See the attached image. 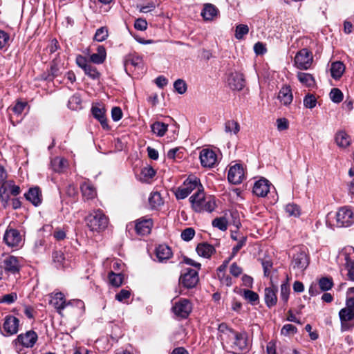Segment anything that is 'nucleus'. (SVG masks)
Returning <instances> with one entry per match:
<instances>
[{
	"label": "nucleus",
	"mask_w": 354,
	"mask_h": 354,
	"mask_svg": "<svg viewBox=\"0 0 354 354\" xmlns=\"http://www.w3.org/2000/svg\"><path fill=\"white\" fill-rule=\"evenodd\" d=\"M196 250L199 256L207 259L210 258L216 252L214 247L205 242L198 243Z\"/></svg>",
	"instance_id": "bb28decb"
},
{
	"label": "nucleus",
	"mask_w": 354,
	"mask_h": 354,
	"mask_svg": "<svg viewBox=\"0 0 354 354\" xmlns=\"http://www.w3.org/2000/svg\"><path fill=\"white\" fill-rule=\"evenodd\" d=\"M124 66L126 68L129 66L138 68H142L143 66L142 57L136 53H129L125 57Z\"/></svg>",
	"instance_id": "393cba45"
},
{
	"label": "nucleus",
	"mask_w": 354,
	"mask_h": 354,
	"mask_svg": "<svg viewBox=\"0 0 354 354\" xmlns=\"http://www.w3.org/2000/svg\"><path fill=\"white\" fill-rule=\"evenodd\" d=\"M335 142L340 148H346L351 143V137L345 131H338L335 137Z\"/></svg>",
	"instance_id": "2f4dec72"
},
{
	"label": "nucleus",
	"mask_w": 354,
	"mask_h": 354,
	"mask_svg": "<svg viewBox=\"0 0 354 354\" xmlns=\"http://www.w3.org/2000/svg\"><path fill=\"white\" fill-rule=\"evenodd\" d=\"M189 200L192 209L198 213L212 212L216 207L214 198L210 195L206 196L203 189L196 191Z\"/></svg>",
	"instance_id": "f257e3e1"
},
{
	"label": "nucleus",
	"mask_w": 354,
	"mask_h": 354,
	"mask_svg": "<svg viewBox=\"0 0 354 354\" xmlns=\"http://www.w3.org/2000/svg\"><path fill=\"white\" fill-rule=\"evenodd\" d=\"M175 91L179 94H184L187 91V84L182 79H178L174 83Z\"/></svg>",
	"instance_id": "de8ad7c7"
},
{
	"label": "nucleus",
	"mask_w": 354,
	"mask_h": 354,
	"mask_svg": "<svg viewBox=\"0 0 354 354\" xmlns=\"http://www.w3.org/2000/svg\"><path fill=\"white\" fill-rule=\"evenodd\" d=\"M286 212L289 216H299L300 215L299 207L295 204H288L286 206Z\"/></svg>",
	"instance_id": "6e6d98bb"
},
{
	"label": "nucleus",
	"mask_w": 354,
	"mask_h": 354,
	"mask_svg": "<svg viewBox=\"0 0 354 354\" xmlns=\"http://www.w3.org/2000/svg\"><path fill=\"white\" fill-rule=\"evenodd\" d=\"M212 225L221 231H225L227 229L228 221L224 216L217 217L212 221Z\"/></svg>",
	"instance_id": "ea45409f"
},
{
	"label": "nucleus",
	"mask_w": 354,
	"mask_h": 354,
	"mask_svg": "<svg viewBox=\"0 0 354 354\" xmlns=\"http://www.w3.org/2000/svg\"><path fill=\"white\" fill-rule=\"evenodd\" d=\"M37 340V335L33 330H28L17 336L15 342L27 348H31Z\"/></svg>",
	"instance_id": "f3484780"
},
{
	"label": "nucleus",
	"mask_w": 354,
	"mask_h": 354,
	"mask_svg": "<svg viewBox=\"0 0 354 354\" xmlns=\"http://www.w3.org/2000/svg\"><path fill=\"white\" fill-rule=\"evenodd\" d=\"M106 57V52L105 48L102 46H97V53H93L89 56V59H88L90 62H92L95 64H101L104 63Z\"/></svg>",
	"instance_id": "c85d7f7f"
},
{
	"label": "nucleus",
	"mask_w": 354,
	"mask_h": 354,
	"mask_svg": "<svg viewBox=\"0 0 354 354\" xmlns=\"http://www.w3.org/2000/svg\"><path fill=\"white\" fill-rule=\"evenodd\" d=\"M3 268L6 272L16 274L19 273L21 269V265L19 259L14 256H8L3 261Z\"/></svg>",
	"instance_id": "aec40b11"
},
{
	"label": "nucleus",
	"mask_w": 354,
	"mask_h": 354,
	"mask_svg": "<svg viewBox=\"0 0 354 354\" xmlns=\"http://www.w3.org/2000/svg\"><path fill=\"white\" fill-rule=\"evenodd\" d=\"M10 40V35L5 31L0 30V50L5 48Z\"/></svg>",
	"instance_id": "680f3d73"
},
{
	"label": "nucleus",
	"mask_w": 354,
	"mask_h": 354,
	"mask_svg": "<svg viewBox=\"0 0 354 354\" xmlns=\"http://www.w3.org/2000/svg\"><path fill=\"white\" fill-rule=\"evenodd\" d=\"M219 13L218 9L212 3H205L201 12V16L205 21L213 20Z\"/></svg>",
	"instance_id": "cd10ccee"
},
{
	"label": "nucleus",
	"mask_w": 354,
	"mask_h": 354,
	"mask_svg": "<svg viewBox=\"0 0 354 354\" xmlns=\"http://www.w3.org/2000/svg\"><path fill=\"white\" fill-rule=\"evenodd\" d=\"M261 266L263 269V274L265 277H270L271 274V269L272 268L273 263L270 259H263L261 260Z\"/></svg>",
	"instance_id": "49530a36"
},
{
	"label": "nucleus",
	"mask_w": 354,
	"mask_h": 354,
	"mask_svg": "<svg viewBox=\"0 0 354 354\" xmlns=\"http://www.w3.org/2000/svg\"><path fill=\"white\" fill-rule=\"evenodd\" d=\"M244 178V170L241 165L236 164L230 167L227 174L229 182L234 185L241 183Z\"/></svg>",
	"instance_id": "4468645a"
},
{
	"label": "nucleus",
	"mask_w": 354,
	"mask_h": 354,
	"mask_svg": "<svg viewBox=\"0 0 354 354\" xmlns=\"http://www.w3.org/2000/svg\"><path fill=\"white\" fill-rule=\"evenodd\" d=\"M50 304L53 306L60 314L61 311L69 306H76L81 308H84V304L82 300L76 299L66 301L64 295L62 292H57L51 297Z\"/></svg>",
	"instance_id": "39448f33"
},
{
	"label": "nucleus",
	"mask_w": 354,
	"mask_h": 354,
	"mask_svg": "<svg viewBox=\"0 0 354 354\" xmlns=\"http://www.w3.org/2000/svg\"><path fill=\"white\" fill-rule=\"evenodd\" d=\"M242 268L240 266H239L236 263H233L230 266V272L232 276L238 277L242 274Z\"/></svg>",
	"instance_id": "774afa93"
},
{
	"label": "nucleus",
	"mask_w": 354,
	"mask_h": 354,
	"mask_svg": "<svg viewBox=\"0 0 354 354\" xmlns=\"http://www.w3.org/2000/svg\"><path fill=\"white\" fill-rule=\"evenodd\" d=\"M247 238L245 236H242L239 241L237 244L234 246L232 252V257H234L237 252L243 248V245H245Z\"/></svg>",
	"instance_id": "052dcab7"
},
{
	"label": "nucleus",
	"mask_w": 354,
	"mask_h": 354,
	"mask_svg": "<svg viewBox=\"0 0 354 354\" xmlns=\"http://www.w3.org/2000/svg\"><path fill=\"white\" fill-rule=\"evenodd\" d=\"M297 76L299 81L308 87H312L315 84L313 76L310 73L299 72Z\"/></svg>",
	"instance_id": "e433bc0d"
},
{
	"label": "nucleus",
	"mask_w": 354,
	"mask_h": 354,
	"mask_svg": "<svg viewBox=\"0 0 354 354\" xmlns=\"http://www.w3.org/2000/svg\"><path fill=\"white\" fill-rule=\"evenodd\" d=\"M19 319L12 315H7L3 324V330L7 335H14L18 331Z\"/></svg>",
	"instance_id": "6ab92c4d"
},
{
	"label": "nucleus",
	"mask_w": 354,
	"mask_h": 354,
	"mask_svg": "<svg viewBox=\"0 0 354 354\" xmlns=\"http://www.w3.org/2000/svg\"><path fill=\"white\" fill-rule=\"evenodd\" d=\"M313 61L312 53L307 48L300 50L295 57V65L300 70H308Z\"/></svg>",
	"instance_id": "1a4fd4ad"
},
{
	"label": "nucleus",
	"mask_w": 354,
	"mask_h": 354,
	"mask_svg": "<svg viewBox=\"0 0 354 354\" xmlns=\"http://www.w3.org/2000/svg\"><path fill=\"white\" fill-rule=\"evenodd\" d=\"M336 223L339 227H348L354 223V212L348 207H340L336 213Z\"/></svg>",
	"instance_id": "6e6552de"
},
{
	"label": "nucleus",
	"mask_w": 354,
	"mask_h": 354,
	"mask_svg": "<svg viewBox=\"0 0 354 354\" xmlns=\"http://www.w3.org/2000/svg\"><path fill=\"white\" fill-rule=\"evenodd\" d=\"M82 100L78 94L72 95L68 102V106L72 110H77L80 108Z\"/></svg>",
	"instance_id": "37998d69"
},
{
	"label": "nucleus",
	"mask_w": 354,
	"mask_h": 354,
	"mask_svg": "<svg viewBox=\"0 0 354 354\" xmlns=\"http://www.w3.org/2000/svg\"><path fill=\"white\" fill-rule=\"evenodd\" d=\"M86 225L93 232L104 230L109 223V219L101 209L94 210L85 218Z\"/></svg>",
	"instance_id": "7ed1b4c3"
},
{
	"label": "nucleus",
	"mask_w": 354,
	"mask_h": 354,
	"mask_svg": "<svg viewBox=\"0 0 354 354\" xmlns=\"http://www.w3.org/2000/svg\"><path fill=\"white\" fill-rule=\"evenodd\" d=\"M240 131V125L239 124L234 120H227L225 123V131L227 133H233L234 134L238 133V132Z\"/></svg>",
	"instance_id": "58836bf2"
},
{
	"label": "nucleus",
	"mask_w": 354,
	"mask_h": 354,
	"mask_svg": "<svg viewBox=\"0 0 354 354\" xmlns=\"http://www.w3.org/2000/svg\"><path fill=\"white\" fill-rule=\"evenodd\" d=\"M151 128L153 133L159 137H162L167 131L168 124L158 121L153 123Z\"/></svg>",
	"instance_id": "c9c22d12"
},
{
	"label": "nucleus",
	"mask_w": 354,
	"mask_h": 354,
	"mask_svg": "<svg viewBox=\"0 0 354 354\" xmlns=\"http://www.w3.org/2000/svg\"><path fill=\"white\" fill-rule=\"evenodd\" d=\"M330 97L333 102L339 103L343 100V93L339 88H334L330 93Z\"/></svg>",
	"instance_id": "8fccbe9b"
},
{
	"label": "nucleus",
	"mask_w": 354,
	"mask_h": 354,
	"mask_svg": "<svg viewBox=\"0 0 354 354\" xmlns=\"http://www.w3.org/2000/svg\"><path fill=\"white\" fill-rule=\"evenodd\" d=\"M195 235V230L192 227H187L181 232V238L185 241H191Z\"/></svg>",
	"instance_id": "4d7b16f0"
},
{
	"label": "nucleus",
	"mask_w": 354,
	"mask_h": 354,
	"mask_svg": "<svg viewBox=\"0 0 354 354\" xmlns=\"http://www.w3.org/2000/svg\"><path fill=\"white\" fill-rule=\"evenodd\" d=\"M278 99L284 106H288L292 103L293 95L290 86L284 85L282 86L279 92Z\"/></svg>",
	"instance_id": "b1692460"
},
{
	"label": "nucleus",
	"mask_w": 354,
	"mask_h": 354,
	"mask_svg": "<svg viewBox=\"0 0 354 354\" xmlns=\"http://www.w3.org/2000/svg\"><path fill=\"white\" fill-rule=\"evenodd\" d=\"M122 111L119 106H114L111 110V117L113 121H119L122 118Z\"/></svg>",
	"instance_id": "0e129e2a"
},
{
	"label": "nucleus",
	"mask_w": 354,
	"mask_h": 354,
	"mask_svg": "<svg viewBox=\"0 0 354 354\" xmlns=\"http://www.w3.org/2000/svg\"><path fill=\"white\" fill-rule=\"evenodd\" d=\"M141 174L147 179H150L156 175V171L151 167H145L142 169Z\"/></svg>",
	"instance_id": "338daca9"
},
{
	"label": "nucleus",
	"mask_w": 354,
	"mask_h": 354,
	"mask_svg": "<svg viewBox=\"0 0 354 354\" xmlns=\"http://www.w3.org/2000/svg\"><path fill=\"white\" fill-rule=\"evenodd\" d=\"M131 295V292L129 290L122 289L120 291L119 293L115 295V299L119 301H124L126 299H129Z\"/></svg>",
	"instance_id": "69168bd1"
},
{
	"label": "nucleus",
	"mask_w": 354,
	"mask_h": 354,
	"mask_svg": "<svg viewBox=\"0 0 354 354\" xmlns=\"http://www.w3.org/2000/svg\"><path fill=\"white\" fill-rule=\"evenodd\" d=\"M319 286L322 291H328L333 286V281L332 278L322 277L319 280Z\"/></svg>",
	"instance_id": "c03bdc74"
},
{
	"label": "nucleus",
	"mask_w": 354,
	"mask_h": 354,
	"mask_svg": "<svg viewBox=\"0 0 354 354\" xmlns=\"http://www.w3.org/2000/svg\"><path fill=\"white\" fill-rule=\"evenodd\" d=\"M91 112L93 117L100 122L104 129H109V126L105 115L106 110L104 107L93 106L91 108Z\"/></svg>",
	"instance_id": "5701e85b"
},
{
	"label": "nucleus",
	"mask_w": 354,
	"mask_h": 354,
	"mask_svg": "<svg viewBox=\"0 0 354 354\" xmlns=\"http://www.w3.org/2000/svg\"><path fill=\"white\" fill-rule=\"evenodd\" d=\"M344 267L347 270L348 279L354 281V259L349 254H345Z\"/></svg>",
	"instance_id": "72a5a7b5"
},
{
	"label": "nucleus",
	"mask_w": 354,
	"mask_h": 354,
	"mask_svg": "<svg viewBox=\"0 0 354 354\" xmlns=\"http://www.w3.org/2000/svg\"><path fill=\"white\" fill-rule=\"evenodd\" d=\"M345 69L344 64L341 62H335L331 64V76L337 80L342 77Z\"/></svg>",
	"instance_id": "f704fd0d"
},
{
	"label": "nucleus",
	"mask_w": 354,
	"mask_h": 354,
	"mask_svg": "<svg viewBox=\"0 0 354 354\" xmlns=\"http://www.w3.org/2000/svg\"><path fill=\"white\" fill-rule=\"evenodd\" d=\"M171 310L176 317L186 319L192 311V304L187 299L180 298L175 302Z\"/></svg>",
	"instance_id": "9d476101"
},
{
	"label": "nucleus",
	"mask_w": 354,
	"mask_h": 354,
	"mask_svg": "<svg viewBox=\"0 0 354 354\" xmlns=\"http://www.w3.org/2000/svg\"><path fill=\"white\" fill-rule=\"evenodd\" d=\"M248 32L249 28L247 25L239 24L236 27L234 36L237 39H242Z\"/></svg>",
	"instance_id": "a18cd8bd"
},
{
	"label": "nucleus",
	"mask_w": 354,
	"mask_h": 354,
	"mask_svg": "<svg viewBox=\"0 0 354 354\" xmlns=\"http://www.w3.org/2000/svg\"><path fill=\"white\" fill-rule=\"evenodd\" d=\"M203 188L200 179L194 176H189L183 183V185L179 187L176 192L177 199H184L191 194L192 192L196 189L201 190Z\"/></svg>",
	"instance_id": "20e7f679"
},
{
	"label": "nucleus",
	"mask_w": 354,
	"mask_h": 354,
	"mask_svg": "<svg viewBox=\"0 0 354 354\" xmlns=\"http://www.w3.org/2000/svg\"><path fill=\"white\" fill-rule=\"evenodd\" d=\"M134 28L140 31H144L147 28V22L142 18H138L135 21Z\"/></svg>",
	"instance_id": "e2e57ef3"
},
{
	"label": "nucleus",
	"mask_w": 354,
	"mask_h": 354,
	"mask_svg": "<svg viewBox=\"0 0 354 354\" xmlns=\"http://www.w3.org/2000/svg\"><path fill=\"white\" fill-rule=\"evenodd\" d=\"M51 167L55 172H63L67 167V160L63 158L55 157L51 160Z\"/></svg>",
	"instance_id": "473e14b6"
},
{
	"label": "nucleus",
	"mask_w": 354,
	"mask_h": 354,
	"mask_svg": "<svg viewBox=\"0 0 354 354\" xmlns=\"http://www.w3.org/2000/svg\"><path fill=\"white\" fill-rule=\"evenodd\" d=\"M317 100L313 94H308L304 99V104L306 108L313 109L316 106Z\"/></svg>",
	"instance_id": "5fc2aeb1"
},
{
	"label": "nucleus",
	"mask_w": 354,
	"mask_h": 354,
	"mask_svg": "<svg viewBox=\"0 0 354 354\" xmlns=\"http://www.w3.org/2000/svg\"><path fill=\"white\" fill-rule=\"evenodd\" d=\"M277 288L272 286L265 288V302L268 308H271L277 304Z\"/></svg>",
	"instance_id": "a878e982"
},
{
	"label": "nucleus",
	"mask_w": 354,
	"mask_h": 354,
	"mask_svg": "<svg viewBox=\"0 0 354 354\" xmlns=\"http://www.w3.org/2000/svg\"><path fill=\"white\" fill-rule=\"evenodd\" d=\"M149 203L151 207L153 209L159 207L163 204V201L161 195L158 192H152L149 198Z\"/></svg>",
	"instance_id": "4c0bfd02"
},
{
	"label": "nucleus",
	"mask_w": 354,
	"mask_h": 354,
	"mask_svg": "<svg viewBox=\"0 0 354 354\" xmlns=\"http://www.w3.org/2000/svg\"><path fill=\"white\" fill-rule=\"evenodd\" d=\"M342 331L348 329L347 322L354 319V299H346V307L339 312Z\"/></svg>",
	"instance_id": "423d86ee"
},
{
	"label": "nucleus",
	"mask_w": 354,
	"mask_h": 354,
	"mask_svg": "<svg viewBox=\"0 0 354 354\" xmlns=\"http://www.w3.org/2000/svg\"><path fill=\"white\" fill-rule=\"evenodd\" d=\"M243 297L252 304H254L259 298L257 293L250 290H245L243 292Z\"/></svg>",
	"instance_id": "3c124183"
},
{
	"label": "nucleus",
	"mask_w": 354,
	"mask_h": 354,
	"mask_svg": "<svg viewBox=\"0 0 354 354\" xmlns=\"http://www.w3.org/2000/svg\"><path fill=\"white\" fill-rule=\"evenodd\" d=\"M217 277L221 283H223L227 286H232V278L230 275L226 274L225 272L218 273Z\"/></svg>",
	"instance_id": "bf43d9fd"
},
{
	"label": "nucleus",
	"mask_w": 354,
	"mask_h": 354,
	"mask_svg": "<svg viewBox=\"0 0 354 354\" xmlns=\"http://www.w3.org/2000/svg\"><path fill=\"white\" fill-rule=\"evenodd\" d=\"M152 225L153 222L150 218L138 220L135 225V230L139 235H147L150 233Z\"/></svg>",
	"instance_id": "4be33fe9"
},
{
	"label": "nucleus",
	"mask_w": 354,
	"mask_h": 354,
	"mask_svg": "<svg viewBox=\"0 0 354 354\" xmlns=\"http://www.w3.org/2000/svg\"><path fill=\"white\" fill-rule=\"evenodd\" d=\"M310 258L306 248L297 246L293 248L290 268L292 270L296 275L301 274L309 265Z\"/></svg>",
	"instance_id": "f03ea898"
},
{
	"label": "nucleus",
	"mask_w": 354,
	"mask_h": 354,
	"mask_svg": "<svg viewBox=\"0 0 354 354\" xmlns=\"http://www.w3.org/2000/svg\"><path fill=\"white\" fill-rule=\"evenodd\" d=\"M231 334L234 336L232 347L241 351H249L250 344L248 334L245 330L241 331L231 330Z\"/></svg>",
	"instance_id": "9b49d317"
},
{
	"label": "nucleus",
	"mask_w": 354,
	"mask_h": 354,
	"mask_svg": "<svg viewBox=\"0 0 354 354\" xmlns=\"http://www.w3.org/2000/svg\"><path fill=\"white\" fill-rule=\"evenodd\" d=\"M201 165L204 167H213L217 162L216 153L210 149H203L200 153Z\"/></svg>",
	"instance_id": "2eb2a0df"
},
{
	"label": "nucleus",
	"mask_w": 354,
	"mask_h": 354,
	"mask_svg": "<svg viewBox=\"0 0 354 354\" xmlns=\"http://www.w3.org/2000/svg\"><path fill=\"white\" fill-rule=\"evenodd\" d=\"M80 189L83 197L86 200L94 198L96 195V190L94 186L88 181H85L82 183Z\"/></svg>",
	"instance_id": "c756f323"
},
{
	"label": "nucleus",
	"mask_w": 354,
	"mask_h": 354,
	"mask_svg": "<svg viewBox=\"0 0 354 354\" xmlns=\"http://www.w3.org/2000/svg\"><path fill=\"white\" fill-rule=\"evenodd\" d=\"M270 185L269 180L262 178L254 183L252 192L258 197H265L270 192Z\"/></svg>",
	"instance_id": "dca6fc26"
},
{
	"label": "nucleus",
	"mask_w": 354,
	"mask_h": 354,
	"mask_svg": "<svg viewBox=\"0 0 354 354\" xmlns=\"http://www.w3.org/2000/svg\"><path fill=\"white\" fill-rule=\"evenodd\" d=\"M227 83L231 89L241 91L245 86V81L242 73L235 72L230 75L227 78Z\"/></svg>",
	"instance_id": "a211bd4d"
},
{
	"label": "nucleus",
	"mask_w": 354,
	"mask_h": 354,
	"mask_svg": "<svg viewBox=\"0 0 354 354\" xmlns=\"http://www.w3.org/2000/svg\"><path fill=\"white\" fill-rule=\"evenodd\" d=\"M3 242L10 248H19L21 245L22 239L17 229L8 227L4 233Z\"/></svg>",
	"instance_id": "ddd939ff"
},
{
	"label": "nucleus",
	"mask_w": 354,
	"mask_h": 354,
	"mask_svg": "<svg viewBox=\"0 0 354 354\" xmlns=\"http://www.w3.org/2000/svg\"><path fill=\"white\" fill-rule=\"evenodd\" d=\"M24 196L27 201L36 207L42 202L41 191L39 187L30 188L28 192L24 194Z\"/></svg>",
	"instance_id": "412c9836"
},
{
	"label": "nucleus",
	"mask_w": 354,
	"mask_h": 354,
	"mask_svg": "<svg viewBox=\"0 0 354 354\" xmlns=\"http://www.w3.org/2000/svg\"><path fill=\"white\" fill-rule=\"evenodd\" d=\"M156 255L160 262L167 260L172 256L171 248L167 245H159L156 249Z\"/></svg>",
	"instance_id": "7c9ffc66"
},
{
	"label": "nucleus",
	"mask_w": 354,
	"mask_h": 354,
	"mask_svg": "<svg viewBox=\"0 0 354 354\" xmlns=\"http://www.w3.org/2000/svg\"><path fill=\"white\" fill-rule=\"evenodd\" d=\"M289 278L288 276L286 277V281L281 285V294L280 297L281 300L286 304L289 299L290 294V286L288 284Z\"/></svg>",
	"instance_id": "a19ab883"
},
{
	"label": "nucleus",
	"mask_w": 354,
	"mask_h": 354,
	"mask_svg": "<svg viewBox=\"0 0 354 354\" xmlns=\"http://www.w3.org/2000/svg\"><path fill=\"white\" fill-rule=\"evenodd\" d=\"M198 281V272L192 268H187L186 272L181 274L179 278V284L187 289L194 288Z\"/></svg>",
	"instance_id": "f8f14e48"
},
{
	"label": "nucleus",
	"mask_w": 354,
	"mask_h": 354,
	"mask_svg": "<svg viewBox=\"0 0 354 354\" xmlns=\"http://www.w3.org/2000/svg\"><path fill=\"white\" fill-rule=\"evenodd\" d=\"M109 280L110 283L115 287H119L123 281V275L122 274H115L113 271L109 273Z\"/></svg>",
	"instance_id": "79ce46f5"
},
{
	"label": "nucleus",
	"mask_w": 354,
	"mask_h": 354,
	"mask_svg": "<svg viewBox=\"0 0 354 354\" xmlns=\"http://www.w3.org/2000/svg\"><path fill=\"white\" fill-rule=\"evenodd\" d=\"M53 261L57 264V268L63 266V262L65 259L64 253L62 251H54L53 252Z\"/></svg>",
	"instance_id": "603ef678"
},
{
	"label": "nucleus",
	"mask_w": 354,
	"mask_h": 354,
	"mask_svg": "<svg viewBox=\"0 0 354 354\" xmlns=\"http://www.w3.org/2000/svg\"><path fill=\"white\" fill-rule=\"evenodd\" d=\"M17 299V295L16 292H11L0 297V303H5L7 304H11L14 303Z\"/></svg>",
	"instance_id": "864d4df0"
},
{
	"label": "nucleus",
	"mask_w": 354,
	"mask_h": 354,
	"mask_svg": "<svg viewBox=\"0 0 354 354\" xmlns=\"http://www.w3.org/2000/svg\"><path fill=\"white\" fill-rule=\"evenodd\" d=\"M297 332V328L290 324H285L281 330V333L283 335H288L290 334H295Z\"/></svg>",
	"instance_id": "13d9d810"
},
{
	"label": "nucleus",
	"mask_w": 354,
	"mask_h": 354,
	"mask_svg": "<svg viewBox=\"0 0 354 354\" xmlns=\"http://www.w3.org/2000/svg\"><path fill=\"white\" fill-rule=\"evenodd\" d=\"M108 37V30L105 27H101L97 29L94 35V40L97 41H103Z\"/></svg>",
	"instance_id": "09e8293b"
},
{
	"label": "nucleus",
	"mask_w": 354,
	"mask_h": 354,
	"mask_svg": "<svg viewBox=\"0 0 354 354\" xmlns=\"http://www.w3.org/2000/svg\"><path fill=\"white\" fill-rule=\"evenodd\" d=\"M76 64L81 68L86 75L92 80H98L100 77V73L97 68L93 66L88 59L81 55H78L75 59Z\"/></svg>",
	"instance_id": "0eeeda50"
}]
</instances>
